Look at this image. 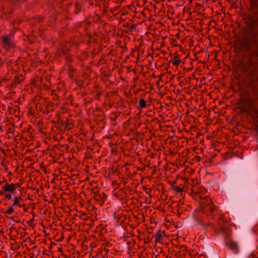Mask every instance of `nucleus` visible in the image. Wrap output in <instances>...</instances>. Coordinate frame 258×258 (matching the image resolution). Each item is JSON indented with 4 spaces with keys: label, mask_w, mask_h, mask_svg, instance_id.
Instances as JSON below:
<instances>
[{
    "label": "nucleus",
    "mask_w": 258,
    "mask_h": 258,
    "mask_svg": "<svg viewBox=\"0 0 258 258\" xmlns=\"http://www.w3.org/2000/svg\"><path fill=\"white\" fill-rule=\"evenodd\" d=\"M201 206L203 211L207 215L211 214L216 209V206L213 201L208 197L205 199V201L202 202Z\"/></svg>",
    "instance_id": "obj_1"
},
{
    "label": "nucleus",
    "mask_w": 258,
    "mask_h": 258,
    "mask_svg": "<svg viewBox=\"0 0 258 258\" xmlns=\"http://www.w3.org/2000/svg\"><path fill=\"white\" fill-rule=\"evenodd\" d=\"M216 232L217 234H221L226 240L230 238L232 231L225 225L217 226Z\"/></svg>",
    "instance_id": "obj_2"
},
{
    "label": "nucleus",
    "mask_w": 258,
    "mask_h": 258,
    "mask_svg": "<svg viewBox=\"0 0 258 258\" xmlns=\"http://www.w3.org/2000/svg\"><path fill=\"white\" fill-rule=\"evenodd\" d=\"M13 34L4 35L2 37V43L5 49H9L15 47V44L12 39Z\"/></svg>",
    "instance_id": "obj_3"
},
{
    "label": "nucleus",
    "mask_w": 258,
    "mask_h": 258,
    "mask_svg": "<svg viewBox=\"0 0 258 258\" xmlns=\"http://www.w3.org/2000/svg\"><path fill=\"white\" fill-rule=\"evenodd\" d=\"M4 182H5V184L3 186L4 187V190L11 194H14L16 189L20 186L19 183H12L9 184L8 183L7 180H5Z\"/></svg>",
    "instance_id": "obj_4"
},
{
    "label": "nucleus",
    "mask_w": 258,
    "mask_h": 258,
    "mask_svg": "<svg viewBox=\"0 0 258 258\" xmlns=\"http://www.w3.org/2000/svg\"><path fill=\"white\" fill-rule=\"evenodd\" d=\"M226 244L227 247L232 250L234 253H236L238 252V244L236 242L229 239L228 240H226Z\"/></svg>",
    "instance_id": "obj_5"
},
{
    "label": "nucleus",
    "mask_w": 258,
    "mask_h": 258,
    "mask_svg": "<svg viewBox=\"0 0 258 258\" xmlns=\"http://www.w3.org/2000/svg\"><path fill=\"white\" fill-rule=\"evenodd\" d=\"M13 204L11 205L12 207H23L24 209H26V205L25 204L22 203V201L23 199L20 196H15L13 200Z\"/></svg>",
    "instance_id": "obj_6"
},
{
    "label": "nucleus",
    "mask_w": 258,
    "mask_h": 258,
    "mask_svg": "<svg viewBox=\"0 0 258 258\" xmlns=\"http://www.w3.org/2000/svg\"><path fill=\"white\" fill-rule=\"evenodd\" d=\"M244 106L243 107V110L245 111H248L250 109H251L253 106L254 104L253 101L249 99H245L243 100Z\"/></svg>",
    "instance_id": "obj_7"
},
{
    "label": "nucleus",
    "mask_w": 258,
    "mask_h": 258,
    "mask_svg": "<svg viewBox=\"0 0 258 258\" xmlns=\"http://www.w3.org/2000/svg\"><path fill=\"white\" fill-rule=\"evenodd\" d=\"M240 47L244 50L247 51L250 48V41L248 38H244L240 41Z\"/></svg>",
    "instance_id": "obj_8"
},
{
    "label": "nucleus",
    "mask_w": 258,
    "mask_h": 258,
    "mask_svg": "<svg viewBox=\"0 0 258 258\" xmlns=\"http://www.w3.org/2000/svg\"><path fill=\"white\" fill-rule=\"evenodd\" d=\"M230 221L229 218L226 217L223 214H221L218 219L217 226L225 225V224L229 222Z\"/></svg>",
    "instance_id": "obj_9"
},
{
    "label": "nucleus",
    "mask_w": 258,
    "mask_h": 258,
    "mask_svg": "<svg viewBox=\"0 0 258 258\" xmlns=\"http://www.w3.org/2000/svg\"><path fill=\"white\" fill-rule=\"evenodd\" d=\"M164 233L163 231L158 230L155 235V241L156 243H160L163 238Z\"/></svg>",
    "instance_id": "obj_10"
},
{
    "label": "nucleus",
    "mask_w": 258,
    "mask_h": 258,
    "mask_svg": "<svg viewBox=\"0 0 258 258\" xmlns=\"http://www.w3.org/2000/svg\"><path fill=\"white\" fill-rule=\"evenodd\" d=\"M181 61V60L178 56H174L170 60V62L175 66H177Z\"/></svg>",
    "instance_id": "obj_11"
},
{
    "label": "nucleus",
    "mask_w": 258,
    "mask_h": 258,
    "mask_svg": "<svg viewBox=\"0 0 258 258\" xmlns=\"http://www.w3.org/2000/svg\"><path fill=\"white\" fill-rule=\"evenodd\" d=\"M15 207H12L11 205H9V209L6 211L4 213L5 214L11 215L14 212Z\"/></svg>",
    "instance_id": "obj_12"
},
{
    "label": "nucleus",
    "mask_w": 258,
    "mask_h": 258,
    "mask_svg": "<svg viewBox=\"0 0 258 258\" xmlns=\"http://www.w3.org/2000/svg\"><path fill=\"white\" fill-rule=\"evenodd\" d=\"M146 106V102L144 99H141L139 101V107L140 108H144Z\"/></svg>",
    "instance_id": "obj_13"
},
{
    "label": "nucleus",
    "mask_w": 258,
    "mask_h": 258,
    "mask_svg": "<svg viewBox=\"0 0 258 258\" xmlns=\"http://www.w3.org/2000/svg\"><path fill=\"white\" fill-rule=\"evenodd\" d=\"M172 189L176 192H181L183 190V188L178 186H172Z\"/></svg>",
    "instance_id": "obj_14"
},
{
    "label": "nucleus",
    "mask_w": 258,
    "mask_h": 258,
    "mask_svg": "<svg viewBox=\"0 0 258 258\" xmlns=\"http://www.w3.org/2000/svg\"><path fill=\"white\" fill-rule=\"evenodd\" d=\"M12 194L10 193V192H6L5 194H4V200H10L11 199H12Z\"/></svg>",
    "instance_id": "obj_15"
},
{
    "label": "nucleus",
    "mask_w": 258,
    "mask_h": 258,
    "mask_svg": "<svg viewBox=\"0 0 258 258\" xmlns=\"http://www.w3.org/2000/svg\"><path fill=\"white\" fill-rule=\"evenodd\" d=\"M251 5L252 7H256V3H258V0H250Z\"/></svg>",
    "instance_id": "obj_16"
},
{
    "label": "nucleus",
    "mask_w": 258,
    "mask_h": 258,
    "mask_svg": "<svg viewBox=\"0 0 258 258\" xmlns=\"http://www.w3.org/2000/svg\"><path fill=\"white\" fill-rule=\"evenodd\" d=\"M6 192V191L4 190V187L3 186V188L0 190V196H2V195L4 196V194H5Z\"/></svg>",
    "instance_id": "obj_17"
},
{
    "label": "nucleus",
    "mask_w": 258,
    "mask_h": 258,
    "mask_svg": "<svg viewBox=\"0 0 258 258\" xmlns=\"http://www.w3.org/2000/svg\"><path fill=\"white\" fill-rule=\"evenodd\" d=\"M248 258H250V257H252V258H256V255L253 253H251L250 254H249L248 256Z\"/></svg>",
    "instance_id": "obj_18"
},
{
    "label": "nucleus",
    "mask_w": 258,
    "mask_h": 258,
    "mask_svg": "<svg viewBox=\"0 0 258 258\" xmlns=\"http://www.w3.org/2000/svg\"><path fill=\"white\" fill-rule=\"evenodd\" d=\"M5 171L7 172L8 173L9 175H11L12 174V172L11 171H7L8 170V167H5Z\"/></svg>",
    "instance_id": "obj_19"
},
{
    "label": "nucleus",
    "mask_w": 258,
    "mask_h": 258,
    "mask_svg": "<svg viewBox=\"0 0 258 258\" xmlns=\"http://www.w3.org/2000/svg\"><path fill=\"white\" fill-rule=\"evenodd\" d=\"M69 70V72H70V73H71V72H73V71H74V69H72V68H70Z\"/></svg>",
    "instance_id": "obj_20"
},
{
    "label": "nucleus",
    "mask_w": 258,
    "mask_h": 258,
    "mask_svg": "<svg viewBox=\"0 0 258 258\" xmlns=\"http://www.w3.org/2000/svg\"><path fill=\"white\" fill-rule=\"evenodd\" d=\"M98 197L100 198V195H97L96 196V198H96V200H98Z\"/></svg>",
    "instance_id": "obj_21"
},
{
    "label": "nucleus",
    "mask_w": 258,
    "mask_h": 258,
    "mask_svg": "<svg viewBox=\"0 0 258 258\" xmlns=\"http://www.w3.org/2000/svg\"><path fill=\"white\" fill-rule=\"evenodd\" d=\"M178 204L179 206L180 205L182 204V203L181 202V201H178Z\"/></svg>",
    "instance_id": "obj_22"
},
{
    "label": "nucleus",
    "mask_w": 258,
    "mask_h": 258,
    "mask_svg": "<svg viewBox=\"0 0 258 258\" xmlns=\"http://www.w3.org/2000/svg\"><path fill=\"white\" fill-rule=\"evenodd\" d=\"M4 181H0V185H1Z\"/></svg>",
    "instance_id": "obj_23"
},
{
    "label": "nucleus",
    "mask_w": 258,
    "mask_h": 258,
    "mask_svg": "<svg viewBox=\"0 0 258 258\" xmlns=\"http://www.w3.org/2000/svg\"><path fill=\"white\" fill-rule=\"evenodd\" d=\"M256 117H258V113L255 115Z\"/></svg>",
    "instance_id": "obj_24"
}]
</instances>
